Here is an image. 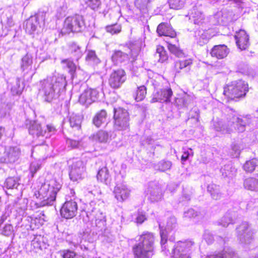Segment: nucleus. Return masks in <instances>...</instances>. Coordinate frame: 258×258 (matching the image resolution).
Returning a JSON list of instances; mask_svg holds the SVG:
<instances>
[{
    "label": "nucleus",
    "instance_id": "5701e85b",
    "mask_svg": "<svg viewBox=\"0 0 258 258\" xmlns=\"http://www.w3.org/2000/svg\"><path fill=\"white\" fill-rule=\"evenodd\" d=\"M244 187L251 191H258V179L254 177H249L244 181Z\"/></svg>",
    "mask_w": 258,
    "mask_h": 258
},
{
    "label": "nucleus",
    "instance_id": "a211bd4d",
    "mask_svg": "<svg viewBox=\"0 0 258 258\" xmlns=\"http://www.w3.org/2000/svg\"><path fill=\"white\" fill-rule=\"evenodd\" d=\"M193 64V60L191 58L179 59L174 63V68L176 72L179 73L184 69L189 71Z\"/></svg>",
    "mask_w": 258,
    "mask_h": 258
},
{
    "label": "nucleus",
    "instance_id": "1a4fd4ad",
    "mask_svg": "<svg viewBox=\"0 0 258 258\" xmlns=\"http://www.w3.org/2000/svg\"><path fill=\"white\" fill-rule=\"evenodd\" d=\"M234 39L237 47L241 50L247 49L250 46V37L244 30L240 29L236 31Z\"/></svg>",
    "mask_w": 258,
    "mask_h": 258
},
{
    "label": "nucleus",
    "instance_id": "c756f323",
    "mask_svg": "<svg viewBox=\"0 0 258 258\" xmlns=\"http://www.w3.org/2000/svg\"><path fill=\"white\" fill-rule=\"evenodd\" d=\"M156 53L159 54V61L160 62L163 63L168 60V53L163 46L160 45L157 46Z\"/></svg>",
    "mask_w": 258,
    "mask_h": 258
},
{
    "label": "nucleus",
    "instance_id": "20e7f679",
    "mask_svg": "<svg viewBox=\"0 0 258 258\" xmlns=\"http://www.w3.org/2000/svg\"><path fill=\"white\" fill-rule=\"evenodd\" d=\"M113 127L118 131L130 129V115L128 111L121 107L113 109Z\"/></svg>",
    "mask_w": 258,
    "mask_h": 258
},
{
    "label": "nucleus",
    "instance_id": "79ce46f5",
    "mask_svg": "<svg viewBox=\"0 0 258 258\" xmlns=\"http://www.w3.org/2000/svg\"><path fill=\"white\" fill-rule=\"evenodd\" d=\"M147 220L145 212H139L136 219V222L137 224H141Z\"/></svg>",
    "mask_w": 258,
    "mask_h": 258
},
{
    "label": "nucleus",
    "instance_id": "72a5a7b5",
    "mask_svg": "<svg viewBox=\"0 0 258 258\" xmlns=\"http://www.w3.org/2000/svg\"><path fill=\"white\" fill-rule=\"evenodd\" d=\"M187 0H168V3L171 9L179 10L182 8Z\"/></svg>",
    "mask_w": 258,
    "mask_h": 258
},
{
    "label": "nucleus",
    "instance_id": "b1692460",
    "mask_svg": "<svg viewBox=\"0 0 258 258\" xmlns=\"http://www.w3.org/2000/svg\"><path fill=\"white\" fill-rule=\"evenodd\" d=\"M160 236L161 251L166 254V252L169 251V247L167 246L168 238V232L164 229H161L160 231Z\"/></svg>",
    "mask_w": 258,
    "mask_h": 258
},
{
    "label": "nucleus",
    "instance_id": "412c9836",
    "mask_svg": "<svg viewBox=\"0 0 258 258\" xmlns=\"http://www.w3.org/2000/svg\"><path fill=\"white\" fill-rule=\"evenodd\" d=\"M197 42L200 45H203L207 43L211 38V36L208 30H199L196 35Z\"/></svg>",
    "mask_w": 258,
    "mask_h": 258
},
{
    "label": "nucleus",
    "instance_id": "f257e3e1",
    "mask_svg": "<svg viewBox=\"0 0 258 258\" xmlns=\"http://www.w3.org/2000/svg\"><path fill=\"white\" fill-rule=\"evenodd\" d=\"M131 241L135 242L132 248L134 258H152L155 254L156 240L153 233L144 232Z\"/></svg>",
    "mask_w": 258,
    "mask_h": 258
},
{
    "label": "nucleus",
    "instance_id": "58836bf2",
    "mask_svg": "<svg viewBox=\"0 0 258 258\" xmlns=\"http://www.w3.org/2000/svg\"><path fill=\"white\" fill-rule=\"evenodd\" d=\"M106 30L112 35L118 34L121 31V26L116 23L108 25L106 27Z\"/></svg>",
    "mask_w": 258,
    "mask_h": 258
},
{
    "label": "nucleus",
    "instance_id": "f03ea898",
    "mask_svg": "<svg viewBox=\"0 0 258 258\" xmlns=\"http://www.w3.org/2000/svg\"><path fill=\"white\" fill-rule=\"evenodd\" d=\"M60 184L55 179L45 180L43 183H39L33 190L34 196L38 200L36 204L37 207L49 206L54 202L57 192L61 188Z\"/></svg>",
    "mask_w": 258,
    "mask_h": 258
},
{
    "label": "nucleus",
    "instance_id": "c9c22d12",
    "mask_svg": "<svg viewBox=\"0 0 258 258\" xmlns=\"http://www.w3.org/2000/svg\"><path fill=\"white\" fill-rule=\"evenodd\" d=\"M41 83H42V85L44 86L43 90L46 96H48L55 92V89L52 83H48L47 80L46 79H44L43 80L41 81Z\"/></svg>",
    "mask_w": 258,
    "mask_h": 258
},
{
    "label": "nucleus",
    "instance_id": "473e14b6",
    "mask_svg": "<svg viewBox=\"0 0 258 258\" xmlns=\"http://www.w3.org/2000/svg\"><path fill=\"white\" fill-rule=\"evenodd\" d=\"M19 180L17 177H9L5 182V185L8 189H13L18 186Z\"/></svg>",
    "mask_w": 258,
    "mask_h": 258
},
{
    "label": "nucleus",
    "instance_id": "37998d69",
    "mask_svg": "<svg viewBox=\"0 0 258 258\" xmlns=\"http://www.w3.org/2000/svg\"><path fill=\"white\" fill-rule=\"evenodd\" d=\"M13 226L11 224H6L3 228V234L6 236L10 235L13 232Z\"/></svg>",
    "mask_w": 258,
    "mask_h": 258
},
{
    "label": "nucleus",
    "instance_id": "e433bc0d",
    "mask_svg": "<svg viewBox=\"0 0 258 258\" xmlns=\"http://www.w3.org/2000/svg\"><path fill=\"white\" fill-rule=\"evenodd\" d=\"M61 63L66 64V68L69 69V73L72 75H74L77 70V67L73 61L70 60L69 59H63L61 60Z\"/></svg>",
    "mask_w": 258,
    "mask_h": 258
},
{
    "label": "nucleus",
    "instance_id": "f704fd0d",
    "mask_svg": "<svg viewBox=\"0 0 258 258\" xmlns=\"http://www.w3.org/2000/svg\"><path fill=\"white\" fill-rule=\"evenodd\" d=\"M38 25V18L37 17H34L29 19L27 22L26 26L28 29H30L31 32H33L36 31Z\"/></svg>",
    "mask_w": 258,
    "mask_h": 258
},
{
    "label": "nucleus",
    "instance_id": "39448f33",
    "mask_svg": "<svg viewBox=\"0 0 258 258\" xmlns=\"http://www.w3.org/2000/svg\"><path fill=\"white\" fill-rule=\"evenodd\" d=\"M84 25L83 16L79 15L69 16L64 21L60 33L64 35L81 32Z\"/></svg>",
    "mask_w": 258,
    "mask_h": 258
},
{
    "label": "nucleus",
    "instance_id": "f8f14e48",
    "mask_svg": "<svg viewBox=\"0 0 258 258\" xmlns=\"http://www.w3.org/2000/svg\"><path fill=\"white\" fill-rule=\"evenodd\" d=\"M230 52V49L225 44L214 45L210 50V54L212 57L217 59L226 58Z\"/></svg>",
    "mask_w": 258,
    "mask_h": 258
},
{
    "label": "nucleus",
    "instance_id": "5fc2aeb1",
    "mask_svg": "<svg viewBox=\"0 0 258 258\" xmlns=\"http://www.w3.org/2000/svg\"><path fill=\"white\" fill-rule=\"evenodd\" d=\"M163 163H164V164H166V165H167V166H168V168H169V167L170 166V163H169V162H163Z\"/></svg>",
    "mask_w": 258,
    "mask_h": 258
},
{
    "label": "nucleus",
    "instance_id": "4d7b16f0",
    "mask_svg": "<svg viewBox=\"0 0 258 258\" xmlns=\"http://www.w3.org/2000/svg\"><path fill=\"white\" fill-rule=\"evenodd\" d=\"M257 215H258V211H257Z\"/></svg>",
    "mask_w": 258,
    "mask_h": 258
},
{
    "label": "nucleus",
    "instance_id": "864d4df0",
    "mask_svg": "<svg viewBox=\"0 0 258 258\" xmlns=\"http://www.w3.org/2000/svg\"><path fill=\"white\" fill-rule=\"evenodd\" d=\"M5 133V128L2 126H0V139L3 135Z\"/></svg>",
    "mask_w": 258,
    "mask_h": 258
},
{
    "label": "nucleus",
    "instance_id": "a18cd8bd",
    "mask_svg": "<svg viewBox=\"0 0 258 258\" xmlns=\"http://www.w3.org/2000/svg\"><path fill=\"white\" fill-rule=\"evenodd\" d=\"M150 0H135L136 5L139 8H142L146 6L149 3Z\"/></svg>",
    "mask_w": 258,
    "mask_h": 258
},
{
    "label": "nucleus",
    "instance_id": "6ab92c4d",
    "mask_svg": "<svg viewBox=\"0 0 258 258\" xmlns=\"http://www.w3.org/2000/svg\"><path fill=\"white\" fill-rule=\"evenodd\" d=\"M127 50L128 53L121 50L114 51L111 56L112 60L114 62H123L129 60L132 56L131 50L129 49Z\"/></svg>",
    "mask_w": 258,
    "mask_h": 258
},
{
    "label": "nucleus",
    "instance_id": "bb28decb",
    "mask_svg": "<svg viewBox=\"0 0 258 258\" xmlns=\"http://www.w3.org/2000/svg\"><path fill=\"white\" fill-rule=\"evenodd\" d=\"M208 191L210 194L212 199L218 200L221 198V194L219 187L215 184H210L207 187Z\"/></svg>",
    "mask_w": 258,
    "mask_h": 258
},
{
    "label": "nucleus",
    "instance_id": "2eb2a0df",
    "mask_svg": "<svg viewBox=\"0 0 258 258\" xmlns=\"http://www.w3.org/2000/svg\"><path fill=\"white\" fill-rule=\"evenodd\" d=\"M108 114L106 110L101 109L96 112L92 119L93 124L97 127L107 123Z\"/></svg>",
    "mask_w": 258,
    "mask_h": 258
},
{
    "label": "nucleus",
    "instance_id": "0eeeda50",
    "mask_svg": "<svg viewBox=\"0 0 258 258\" xmlns=\"http://www.w3.org/2000/svg\"><path fill=\"white\" fill-rule=\"evenodd\" d=\"M126 81L125 71L122 68L113 70L108 78V84L113 89L120 88Z\"/></svg>",
    "mask_w": 258,
    "mask_h": 258
},
{
    "label": "nucleus",
    "instance_id": "9b49d317",
    "mask_svg": "<svg viewBox=\"0 0 258 258\" xmlns=\"http://www.w3.org/2000/svg\"><path fill=\"white\" fill-rule=\"evenodd\" d=\"M85 170V166L81 160H78L73 163L69 172L71 180L77 181L83 178V173Z\"/></svg>",
    "mask_w": 258,
    "mask_h": 258
},
{
    "label": "nucleus",
    "instance_id": "7c9ffc66",
    "mask_svg": "<svg viewBox=\"0 0 258 258\" xmlns=\"http://www.w3.org/2000/svg\"><path fill=\"white\" fill-rule=\"evenodd\" d=\"M93 137L99 142L105 143L108 140L109 135L106 131L101 130L94 135Z\"/></svg>",
    "mask_w": 258,
    "mask_h": 258
},
{
    "label": "nucleus",
    "instance_id": "a19ab883",
    "mask_svg": "<svg viewBox=\"0 0 258 258\" xmlns=\"http://www.w3.org/2000/svg\"><path fill=\"white\" fill-rule=\"evenodd\" d=\"M87 4L92 9L95 10L100 7L101 3L100 0H88Z\"/></svg>",
    "mask_w": 258,
    "mask_h": 258
},
{
    "label": "nucleus",
    "instance_id": "de8ad7c7",
    "mask_svg": "<svg viewBox=\"0 0 258 258\" xmlns=\"http://www.w3.org/2000/svg\"><path fill=\"white\" fill-rule=\"evenodd\" d=\"M80 140H71L70 141V145L73 148L78 147L80 145Z\"/></svg>",
    "mask_w": 258,
    "mask_h": 258
},
{
    "label": "nucleus",
    "instance_id": "09e8293b",
    "mask_svg": "<svg viewBox=\"0 0 258 258\" xmlns=\"http://www.w3.org/2000/svg\"><path fill=\"white\" fill-rule=\"evenodd\" d=\"M236 122L237 123V125H240L241 126H245V122L243 120V119L241 118L236 117Z\"/></svg>",
    "mask_w": 258,
    "mask_h": 258
},
{
    "label": "nucleus",
    "instance_id": "603ef678",
    "mask_svg": "<svg viewBox=\"0 0 258 258\" xmlns=\"http://www.w3.org/2000/svg\"><path fill=\"white\" fill-rule=\"evenodd\" d=\"M206 258H221V256L219 254H211L207 256Z\"/></svg>",
    "mask_w": 258,
    "mask_h": 258
},
{
    "label": "nucleus",
    "instance_id": "4c0bfd02",
    "mask_svg": "<svg viewBox=\"0 0 258 258\" xmlns=\"http://www.w3.org/2000/svg\"><path fill=\"white\" fill-rule=\"evenodd\" d=\"M60 252L62 258H84L81 255H78L74 250L69 249H63Z\"/></svg>",
    "mask_w": 258,
    "mask_h": 258
},
{
    "label": "nucleus",
    "instance_id": "ddd939ff",
    "mask_svg": "<svg viewBox=\"0 0 258 258\" xmlns=\"http://www.w3.org/2000/svg\"><path fill=\"white\" fill-rule=\"evenodd\" d=\"M98 95V93L96 90L87 89L80 95L79 101L83 104H91L97 100Z\"/></svg>",
    "mask_w": 258,
    "mask_h": 258
},
{
    "label": "nucleus",
    "instance_id": "3c124183",
    "mask_svg": "<svg viewBox=\"0 0 258 258\" xmlns=\"http://www.w3.org/2000/svg\"><path fill=\"white\" fill-rule=\"evenodd\" d=\"M189 157V153L188 152H185L183 153L181 157V160L182 162L185 161Z\"/></svg>",
    "mask_w": 258,
    "mask_h": 258
},
{
    "label": "nucleus",
    "instance_id": "c03bdc74",
    "mask_svg": "<svg viewBox=\"0 0 258 258\" xmlns=\"http://www.w3.org/2000/svg\"><path fill=\"white\" fill-rule=\"evenodd\" d=\"M200 112L197 110H191L190 112L189 119H194L197 122L199 121Z\"/></svg>",
    "mask_w": 258,
    "mask_h": 258
},
{
    "label": "nucleus",
    "instance_id": "6e6d98bb",
    "mask_svg": "<svg viewBox=\"0 0 258 258\" xmlns=\"http://www.w3.org/2000/svg\"><path fill=\"white\" fill-rule=\"evenodd\" d=\"M243 228L244 230H247V227L245 225L243 226Z\"/></svg>",
    "mask_w": 258,
    "mask_h": 258
},
{
    "label": "nucleus",
    "instance_id": "aec40b11",
    "mask_svg": "<svg viewBox=\"0 0 258 258\" xmlns=\"http://www.w3.org/2000/svg\"><path fill=\"white\" fill-rule=\"evenodd\" d=\"M97 178L98 181L106 184L110 182L111 177L107 167H103L99 170L97 174Z\"/></svg>",
    "mask_w": 258,
    "mask_h": 258
},
{
    "label": "nucleus",
    "instance_id": "dca6fc26",
    "mask_svg": "<svg viewBox=\"0 0 258 258\" xmlns=\"http://www.w3.org/2000/svg\"><path fill=\"white\" fill-rule=\"evenodd\" d=\"M70 124L72 127L71 133L75 136L82 134L81 120L79 116L72 115L70 117Z\"/></svg>",
    "mask_w": 258,
    "mask_h": 258
},
{
    "label": "nucleus",
    "instance_id": "4468645a",
    "mask_svg": "<svg viewBox=\"0 0 258 258\" xmlns=\"http://www.w3.org/2000/svg\"><path fill=\"white\" fill-rule=\"evenodd\" d=\"M157 32L160 36H167L172 38H175L177 34L170 24L162 22L157 28Z\"/></svg>",
    "mask_w": 258,
    "mask_h": 258
},
{
    "label": "nucleus",
    "instance_id": "8fccbe9b",
    "mask_svg": "<svg viewBox=\"0 0 258 258\" xmlns=\"http://www.w3.org/2000/svg\"><path fill=\"white\" fill-rule=\"evenodd\" d=\"M46 128H47V129L45 130L46 131V133H50V132H54L55 131V128L54 126L53 125H52V124H47L46 125Z\"/></svg>",
    "mask_w": 258,
    "mask_h": 258
},
{
    "label": "nucleus",
    "instance_id": "49530a36",
    "mask_svg": "<svg viewBox=\"0 0 258 258\" xmlns=\"http://www.w3.org/2000/svg\"><path fill=\"white\" fill-rule=\"evenodd\" d=\"M232 149L234 151H235V157H238L241 153V149H240L239 147L236 145H233L232 147Z\"/></svg>",
    "mask_w": 258,
    "mask_h": 258
},
{
    "label": "nucleus",
    "instance_id": "7ed1b4c3",
    "mask_svg": "<svg viewBox=\"0 0 258 258\" xmlns=\"http://www.w3.org/2000/svg\"><path fill=\"white\" fill-rule=\"evenodd\" d=\"M249 91L248 84L241 80L233 81L223 87V94L228 101L244 98Z\"/></svg>",
    "mask_w": 258,
    "mask_h": 258
},
{
    "label": "nucleus",
    "instance_id": "ea45409f",
    "mask_svg": "<svg viewBox=\"0 0 258 258\" xmlns=\"http://www.w3.org/2000/svg\"><path fill=\"white\" fill-rule=\"evenodd\" d=\"M24 87L21 84L20 80H17L16 84L11 88V91L13 95H20L23 91Z\"/></svg>",
    "mask_w": 258,
    "mask_h": 258
},
{
    "label": "nucleus",
    "instance_id": "4be33fe9",
    "mask_svg": "<svg viewBox=\"0 0 258 258\" xmlns=\"http://www.w3.org/2000/svg\"><path fill=\"white\" fill-rule=\"evenodd\" d=\"M29 132L30 134L37 136H45L46 134V131L42 130L41 125L36 122H34L29 125Z\"/></svg>",
    "mask_w": 258,
    "mask_h": 258
},
{
    "label": "nucleus",
    "instance_id": "2f4dec72",
    "mask_svg": "<svg viewBox=\"0 0 258 258\" xmlns=\"http://www.w3.org/2000/svg\"><path fill=\"white\" fill-rule=\"evenodd\" d=\"M85 60L89 63L98 64L100 62V60L97 57L94 50H89L85 57Z\"/></svg>",
    "mask_w": 258,
    "mask_h": 258
},
{
    "label": "nucleus",
    "instance_id": "423d86ee",
    "mask_svg": "<svg viewBox=\"0 0 258 258\" xmlns=\"http://www.w3.org/2000/svg\"><path fill=\"white\" fill-rule=\"evenodd\" d=\"M194 242L188 241H179L174 245L171 252L172 258H191L190 252Z\"/></svg>",
    "mask_w": 258,
    "mask_h": 258
},
{
    "label": "nucleus",
    "instance_id": "393cba45",
    "mask_svg": "<svg viewBox=\"0 0 258 258\" xmlns=\"http://www.w3.org/2000/svg\"><path fill=\"white\" fill-rule=\"evenodd\" d=\"M147 94V88L144 85L138 87L134 95V99L137 102L143 101Z\"/></svg>",
    "mask_w": 258,
    "mask_h": 258
},
{
    "label": "nucleus",
    "instance_id": "cd10ccee",
    "mask_svg": "<svg viewBox=\"0 0 258 258\" xmlns=\"http://www.w3.org/2000/svg\"><path fill=\"white\" fill-rule=\"evenodd\" d=\"M167 48L171 53L178 57L184 55L183 51L180 48L179 45L173 44L169 42H167Z\"/></svg>",
    "mask_w": 258,
    "mask_h": 258
},
{
    "label": "nucleus",
    "instance_id": "f3484780",
    "mask_svg": "<svg viewBox=\"0 0 258 258\" xmlns=\"http://www.w3.org/2000/svg\"><path fill=\"white\" fill-rule=\"evenodd\" d=\"M115 198L119 202H123L130 196V191L124 185H116L114 189Z\"/></svg>",
    "mask_w": 258,
    "mask_h": 258
},
{
    "label": "nucleus",
    "instance_id": "6e6552de",
    "mask_svg": "<svg viewBox=\"0 0 258 258\" xmlns=\"http://www.w3.org/2000/svg\"><path fill=\"white\" fill-rule=\"evenodd\" d=\"M77 211V203L71 200L64 202L61 207L60 213L63 218L70 219L76 216Z\"/></svg>",
    "mask_w": 258,
    "mask_h": 258
},
{
    "label": "nucleus",
    "instance_id": "a878e982",
    "mask_svg": "<svg viewBox=\"0 0 258 258\" xmlns=\"http://www.w3.org/2000/svg\"><path fill=\"white\" fill-rule=\"evenodd\" d=\"M45 215L43 211H38L36 212L35 215H33L32 219V223H34L37 228L43 225L45 221Z\"/></svg>",
    "mask_w": 258,
    "mask_h": 258
},
{
    "label": "nucleus",
    "instance_id": "c85d7f7f",
    "mask_svg": "<svg viewBox=\"0 0 258 258\" xmlns=\"http://www.w3.org/2000/svg\"><path fill=\"white\" fill-rule=\"evenodd\" d=\"M258 165V159L252 158L245 162L243 165L244 170L247 172H253Z\"/></svg>",
    "mask_w": 258,
    "mask_h": 258
},
{
    "label": "nucleus",
    "instance_id": "9d476101",
    "mask_svg": "<svg viewBox=\"0 0 258 258\" xmlns=\"http://www.w3.org/2000/svg\"><path fill=\"white\" fill-rule=\"evenodd\" d=\"M172 95L173 92L171 88L161 89L153 93L151 102L168 103L170 102Z\"/></svg>",
    "mask_w": 258,
    "mask_h": 258
}]
</instances>
